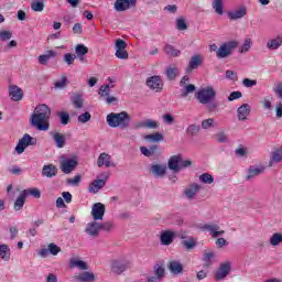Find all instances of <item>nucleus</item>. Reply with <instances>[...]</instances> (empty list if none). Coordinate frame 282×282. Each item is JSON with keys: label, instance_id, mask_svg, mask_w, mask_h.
I'll return each instance as SVG.
<instances>
[{"label": "nucleus", "instance_id": "f257e3e1", "mask_svg": "<svg viewBox=\"0 0 282 282\" xmlns=\"http://www.w3.org/2000/svg\"><path fill=\"white\" fill-rule=\"evenodd\" d=\"M51 116L52 109L47 105H39L31 116V127H34L37 131H48Z\"/></svg>", "mask_w": 282, "mask_h": 282}, {"label": "nucleus", "instance_id": "f03ea898", "mask_svg": "<svg viewBox=\"0 0 282 282\" xmlns=\"http://www.w3.org/2000/svg\"><path fill=\"white\" fill-rule=\"evenodd\" d=\"M108 122V127H111L112 129H129V126L131 124V116L127 111H121L119 113L111 112L106 118Z\"/></svg>", "mask_w": 282, "mask_h": 282}, {"label": "nucleus", "instance_id": "7ed1b4c3", "mask_svg": "<svg viewBox=\"0 0 282 282\" xmlns=\"http://www.w3.org/2000/svg\"><path fill=\"white\" fill-rule=\"evenodd\" d=\"M192 164L193 162L191 160L182 159L181 154L171 156L167 162V166L173 173H180L182 169H188Z\"/></svg>", "mask_w": 282, "mask_h": 282}, {"label": "nucleus", "instance_id": "20e7f679", "mask_svg": "<svg viewBox=\"0 0 282 282\" xmlns=\"http://www.w3.org/2000/svg\"><path fill=\"white\" fill-rule=\"evenodd\" d=\"M216 96L217 91H215V88L210 86L202 88L195 94V98H197L200 105H209V102H213V100H215Z\"/></svg>", "mask_w": 282, "mask_h": 282}, {"label": "nucleus", "instance_id": "39448f33", "mask_svg": "<svg viewBox=\"0 0 282 282\" xmlns=\"http://www.w3.org/2000/svg\"><path fill=\"white\" fill-rule=\"evenodd\" d=\"M77 166H78V159L76 158L67 159L65 156H62V160L59 162V169L62 173H65V175H69V173H74Z\"/></svg>", "mask_w": 282, "mask_h": 282}, {"label": "nucleus", "instance_id": "423d86ee", "mask_svg": "<svg viewBox=\"0 0 282 282\" xmlns=\"http://www.w3.org/2000/svg\"><path fill=\"white\" fill-rule=\"evenodd\" d=\"M238 43L236 41H229L220 45L217 50L216 56L217 58H228L230 54H232V50L237 47Z\"/></svg>", "mask_w": 282, "mask_h": 282}, {"label": "nucleus", "instance_id": "0eeeda50", "mask_svg": "<svg viewBox=\"0 0 282 282\" xmlns=\"http://www.w3.org/2000/svg\"><path fill=\"white\" fill-rule=\"evenodd\" d=\"M36 144V139L32 138L30 134L25 133L22 139L19 140L15 152L21 155L28 149V147H34Z\"/></svg>", "mask_w": 282, "mask_h": 282}, {"label": "nucleus", "instance_id": "6e6552de", "mask_svg": "<svg viewBox=\"0 0 282 282\" xmlns=\"http://www.w3.org/2000/svg\"><path fill=\"white\" fill-rule=\"evenodd\" d=\"M131 268V262L124 259H116L111 261V272L113 274H122V272H127Z\"/></svg>", "mask_w": 282, "mask_h": 282}, {"label": "nucleus", "instance_id": "1a4fd4ad", "mask_svg": "<svg viewBox=\"0 0 282 282\" xmlns=\"http://www.w3.org/2000/svg\"><path fill=\"white\" fill-rule=\"evenodd\" d=\"M200 191L202 186L199 185V183H191L183 191V196L189 202H193V199H195L197 195H199Z\"/></svg>", "mask_w": 282, "mask_h": 282}, {"label": "nucleus", "instance_id": "9d476101", "mask_svg": "<svg viewBox=\"0 0 282 282\" xmlns=\"http://www.w3.org/2000/svg\"><path fill=\"white\" fill-rule=\"evenodd\" d=\"M115 56L121 61H127V58H129V52H127V42H124V40L118 39L115 44Z\"/></svg>", "mask_w": 282, "mask_h": 282}, {"label": "nucleus", "instance_id": "9b49d317", "mask_svg": "<svg viewBox=\"0 0 282 282\" xmlns=\"http://www.w3.org/2000/svg\"><path fill=\"white\" fill-rule=\"evenodd\" d=\"M200 230L203 232H209L213 239H217V237H221V235L226 234L225 230H219V225L217 224H205L200 226Z\"/></svg>", "mask_w": 282, "mask_h": 282}, {"label": "nucleus", "instance_id": "f8f14e48", "mask_svg": "<svg viewBox=\"0 0 282 282\" xmlns=\"http://www.w3.org/2000/svg\"><path fill=\"white\" fill-rule=\"evenodd\" d=\"M106 207L102 203H95L91 208V217L94 221H102L105 217Z\"/></svg>", "mask_w": 282, "mask_h": 282}, {"label": "nucleus", "instance_id": "ddd939ff", "mask_svg": "<svg viewBox=\"0 0 282 282\" xmlns=\"http://www.w3.org/2000/svg\"><path fill=\"white\" fill-rule=\"evenodd\" d=\"M137 0H116L115 1V10L116 12H124L127 10H131V8H135Z\"/></svg>", "mask_w": 282, "mask_h": 282}, {"label": "nucleus", "instance_id": "4468645a", "mask_svg": "<svg viewBox=\"0 0 282 282\" xmlns=\"http://www.w3.org/2000/svg\"><path fill=\"white\" fill-rule=\"evenodd\" d=\"M230 270H232V264L230 262L221 263L218 270L215 273L216 281H223L230 274Z\"/></svg>", "mask_w": 282, "mask_h": 282}, {"label": "nucleus", "instance_id": "2eb2a0df", "mask_svg": "<svg viewBox=\"0 0 282 282\" xmlns=\"http://www.w3.org/2000/svg\"><path fill=\"white\" fill-rule=\"evenodd\" d=\"M147 86L152 91L160 93L162 91V87H164V84L162 83V78H160V76H152L147 79Z\"/></svg>", "mask_w": 282, "mask_h": 282}, {"label": "nucleus", "instance_id": "dca6fc26", "mask_svg": "<svg viewBox=\"0 0 282 282\" xmlns=\"http://www.w3.org/2000/svg\"><path fill=\"white\" fill-rule=\"evenodd\" d=\"M50 135L53 139L54 144L57 149H63L65 147L67 140L65 139L63 133L56 132V131H51Z\"/></svg>", "mask_w": 282, "mask_h": 282}, {"label": "nucleus", "instance_id": "f3484780", "mask_svg": "<svg viewBox=\"0 0 282 282\" xmlns=\"http://www.w3.org/2000/svg\"><path fill=\"white\" fill-rule=\"evenodd\" d=\"M97 166L99 167L106 166V169H109L111 166H116V163L111 162V155L104 152L99 154L97 159Z\"/></svg>", "mask_w": 282, "mask_h": 282}, {"label": "nucleus", "instance_id": "a211bd4d", "mask_svg": "<svg viewBox=\"0 0 282 282\" xmlns=\"http://www.w3.org/2000/svg\"><path fill=\"white\" fill-rule=\"evenodd\" d=\"M248 14V11L246 10V7H241L236 10H231L227 13V17L230 21H239V19H243Z\"/></svg>", "mask_w": 282, "mask_h": 282}, {"label": "nucleus", "instance_id": "6ab92c4d", "mask_svg": "<svg viewBox=\"0 0 282 282\" xmlns=\"http://www.w3.org/2000/svg\"><path fill=\"white\" fill-rule=\"evenodd\" d=\"M174 239H175L174 231H171V230L161 231V236H160L161 246H171Z\"/></svg>", "mask_w": 282, "mask_h": 282}, {"label": "nucleus", "instance_id": "aec40b11", "mask_svg": "<svg viewBox=\"0 0 282 282\" xmlns=\"http://www.w3.org/2000/svg\"><path fill=\"white\" fill-rule=\"evenodd\" d=\"M107 180H109V175H106L105 180L93 181L88 186L89 193H98L100 188H105V185L107 184Z\"/></svg>", "mask_w": 282, "mask_h": 282}, {"label": "nucleus", "instance_id": "412c9836", "mask_svg": "<svg viewBox=\"0 0 282 282\" xmlns=\"http://www.w3.org/2000/svg\"><path fill=\"white\" fill-rule=\"evenodd\" d=\"M9 96L11 100L19 102V100H23V90L17 85H11L9 87Z\"/></svg>", "mask_w": 282, "mask_h": 282}, {"label": "nucleus", "instance_id": "4be33fe9", "mask_svg": "<svg viewBox=\"0 0 282 282\" xmlns=\"http://www.w3.org/2000/svg\"><path fill=\"white\" fill-rule=\"evenodd\" d=\"M167 268L172 274L177 276V274H183L184 273V265L182 262L177 260H172L169 262Z\"/></svg>", "mask_w": 282, "mask_h": 282}, {"label": "nucleus", "instance_id": "5701e85b", "mask_svg": "<svg viewBox=\"0 0 282 282\" xmlns=\"http://www.w3.org/2000/svg\"><path fill=\"white\" fill-rule=\"evenodd\" d=\"M56 56H58V53L56 51L48 50L45 52V54L37 57V62L40 63V65H47L50 61H52V58H56Z\"/></svg>", "mask_w": 282, "mask_h": 282}, {"label": "nucleus", "instance_id": "b1692460", "mask_svg": "<svg viewBox=\"0 0 282 282\" xmlns=\"http://www.w3.org/2000/svg\"><path fill=\"white\" fill-rule=\"evenodd\" d=\"M167 167L163 164H153L150 167V172L156 178L164 177L166 175Z\"/></svg>", "mask_w": 282, "mask_h": 282}, {"label": "nucleus", "instance_id": "393cba45", "mask_svg": "<svg viewBox=\"0 0 282 282\" xmlns=\"http://www.w3.org/2000/svg\"><path fill=\"white\" fill-rule=\"evenodd\" d=\"M76 282H94L96 281V275L93 272L85 271L73 276Z\"/></svg>", "mask_w": 282, "mask_h": 282}, {"label": "nucleus", "instance_id": "a878e982", "mask_svg": "<svg viewBox=\"0 0 282 282\" xmlns=\"http://www.w3.org/2000/svg\"><path fill=\"white\" fill-rule=\"evenodd\" d=\"M85 232L88 234L90 237H98V232H100V223L96 220L88 223Z\"/></svg>", "mask_w": 282, "mask_h": 282}, {"label": "nucleus", "instance_id": "bb28decb", "mask_svg": "<svg viewBox=\"0 0 282 282\" xmlns=\"http://www.w3.org/2000/svg\"><path fill=\"white\" fill-rule=\"evenodd\" d=\"M281 162H282V147L274 149L271 152L269 166H273L274 164H281Z\"/></svg>", "mask_w": 282, "mask_h": 282}, {"label": "nucleus", "instance_id": "cd10ccee", "mask_svg": "<svg viewBox=\"0 0 282 282\" xmlns=\"http://www.w3.org/2000/svg\"><path fill=\"white\" fill-rule=\"evenodd\" d=\"M57 173H58V169L54 164L44 165L42 169V175L44 177H48V178L56 177Z\"/></svg>", "mask_w": 282, "mask_h": 282}, {"label": "nucleus", "instance_id": "c85d7f7f", "mask_svg": "<svg viewBox=\"0 0 282 282\" xmlns=\"http://www.w3.org/2000/svg\"><path fill=\"white\" fill-rule=\"evenodd\" d=\"M238 120H248V116H250V105L243 104L237 109Z\"/></svg>", "mask_w": 282, "mask_h": 282}, {"label": "nucleus", "instance_id": "c756f323", "mask_svg": "<svg viewBox=\"0 0 282 282\" xmlns=\"http://www.w3.org/2000/svg\"><path fill=\"white\" fill-rule=\"evenodd\" d=\"M69 268H78V270H89V265H87V262L77 258H70Z\"/></svg>", "mask_w": 282, "mask_h": 282}, {"label": "nucleus", "instance_id": "7c9ffc66", "mask_svg": "<svg viewBox=\"0 0 282 282\" xmlns=\"http://www.w3.org/2000/svg\"><path fill=\"white\" fill-rule=\"evenodd\" d=\"M154 272L156 275L148 276L149 279H155L156 282L162 281L164 276H166V271L164 270V267L156 264L154 267Z\"/></svg>", "mask_w": 282, "mask_h": 282}, {"label": "nucleus", "instance_id": "2f4dec72", "mask_svg": "<svg viewBox=\"0 0 282 282\" xmlns=\"http://www.w3.org/2000/svg\"><path fill=\"white\" fill-rule=\"evenodd\" d=\"M138 129H158L159 123L153 119H147L145 121H141L138 123Z\"/></svg>", "mask_w": 282, "mask_h": 282}, {"label": "nucleus", "instance_id": "473e14b6", "mask_svg": "<svg viewBox=\"0 0 282 282\" xmlns=\"http://www.w3.org/2000/svg\"><path fill=\"white\" fill-rule=\"evenodd\" d=\"M282 45V35H278L267 42L268 50H279Z\"/></svg>", "mask_w": 282, "mask_h": 282}, {"label": "nucleus", "instance_id": "72a5a7b5", "mask_svg": "<svg viewBox=\"0 0 282 282\" xmlns=\"http://www.w3.org/2000/svg\"><path fill=\"white\" fill-rule=\"evenodd\" d=\"M216 254L215 251L212 250H205L203 254V262L206 268H209V265H213V259H215Z\"/></svg>", "mask_w": 282, "mask_h": 282}, {"label": "nucleus", "instance_id": "f704fd0d", "mask_svg": "<svg viewBox=\"0 0 282 282\" xmlns=\"http://www.w3.org/2000/svg\"><path fill=\"white\" fill-rule=\"evenodd\" d=\"M204 63V57L200 54H196L192 56L189 61V67L191 69H197Z\"/></svg>", "mask_w": 282, "mask_h": 282}, {"label": "nucleus", "instance_id": "c9c22d12", "mask_svg": "<svg viewBox=\"0 0 282 282\" xmlns=\"http://www.w3.org/2000/svg\"><path fill=\"white\" fill-rule=\"evenodd\" d=\"M84 102H85V99H83V95L80 94H75L72 97V104H73V107H75V109H83Z\"/></svg>", "mask_w": 282, "mask_h": 282}, {"label": "nucleus", "instance_id": "e433bc0d", "mask_svg": "<svg viewBox=\"0 0 282 282\" xmlns=\"http://www.w3.org/2000/svg\"><path fill=\"white\" fill-rule=\"evenodd\" d=\"M181 243L185 250H193L197 246V239L189 236L186 240H182Z\"/></svg>", "mask_w": 282, "mask_h": 282}, {"label": "nucleus", "instance_id": "4c0bfd02", "mask_svg": "<svg viewBox=\"0 0 282 282\" xmlns=\"http://www.w3.org/2000/svg\"><path fill=\"white\" fill-rule=\"evenodd\" d=\"M164 52L165 54H167V56H173V57H177L180 56V54H182V52L177 48H175V46L171 45V44H166L164 46Z\"/></svg>", "mask_w": 282, "mask_h": 282}, {"label": "nucleus", "instance_id": "58836bf2", "mask_svg": "<svg viewBox=\"0 0 282 282\" xmlns=\"http://www.w3.org/2000/svg\"><path fill=\"white\" fill-rule=\"evenodd\" d=\"M22 194L24 195V197L31 195V197H35V199H41V191L36 187L24 189L22 191Z\"/></svg>", "mask_w": 282, "mask_h": 282}, {"label": "nucleus", "instance_id": "ea45409f", "mask_svg": "<svg viewBox=\"0 0 282 282\" xmlns=\"http://www.w3.org/2000/svg\"><path fill=\"white\" fill-rule=\"evenodd\" d=\"M0 259L10 261V247L8 245H0Z\"/></svg>", "mask_w": 282, "mask_h": 282}, {"label": "nucleus", "instance_id": "a19ab883", "mask_svg": "<svg viewBox=\"0 0 282 282\" xmlns=\"http://www.w3.org/2000/svg\"><path fill=\"white\" fill-rule=\"evenodd\" d=\"M144 140H147L148 142H162V140H164V135H162V133L160 132H155L152 134H147L144 137Z\"/></svg>", "mask_w": 282, "mask_h": 282}, {"label": "nucleus", "instance_id": "79ce46f5", "mask_svg": "<svg viewBox=\"0 0 282 282\" xmlns=\"http://www.w3.org/2000/svg\"><path fill=\"white\" fill-rule=\"evenodd\" d=\"M25 199H26V196L23 194V192H21L20 196L14 202V205H13L14 210H21V208L25 206Z\"/></svg>", "mask_w": 282, "mask_h": 282}, {"label": "nucleus", "instance_id": "37998d69", "mask_svg": "<svg viewBox=\"0 0 282 282\" xmlns=\"http://www.w3.org/2000/svg\"><path fill=\"white\" fill-rule=\"evenodd\" d=\"M87 52H89V48H87V46H85L84 44H78L75 47V54H76L77 58H80V61H83V56H85V54H87Z\"/></svg>", "mask_w": 282, "mask_h": 282}, {"label": "nucleus", "instance_id": "c03bdc74", "mask_svg": "<svg viewBox=\"0 0 282 282\" xmlns=\"http://www.w3.org/2000/svg\"><path fill=\"white\" fill-rule=\"evenodd\" d=\"M200 129L198 124L192 123L186 128V134L193 138L199 133Z\"/></svg>", "mask_w": 282, "mask_h": 282}, {"label": "nucleus", "instance_id": "a18cd8bd", "mask_svg": "<svg viewBox=\"0 0 282 282\" xmlns=\"http://www.w3.org/2000/svg\"><path fill=\"white\" fill-rule=\"evenodd\" d=\"M195 91V85L188 84L181 88V98H186L188 94H193Z\"/></svg>", "mask_w": 282, "mask_h": 282}, {"label": "nucleus", "instance_id": "49530a36", "mask_svg": "<svg viewBox=\"0 0 282 282\" xmlns=\"http://www.w3.org/2000/svg\"><path fill=\"white\" fill-rule=\"evenodd\" d=\"M251 47H252V40L250 37H247L245 39L243 44L239 46V53L246 54V52H250Z\"/></svg>", "mask_w": 282, "mask_h": 282}, {"label": "nucleus", "instance_id": "de8ad7c7", "mask_svg": "<svg viewBox=\"0 0 282 282\" xmlns=\"http://www.w3.org/2000/svg\"><path fill=\"white\" fill-rule=\"evenodd\" d=\"M212 6L216 14H224V0H214Z\"/></svg>", "mask_w": 282, "mask_h": 282}, {"label": "nucleus", "instance_id": "09e8293b", "mask_svg": "<svg viewBox=\"0 0 282 282\" xmlns=\"http://www.w3.org/2000/svg\"><path fill=\"white\" fill-rule=\"evenodd\" d=\"M261 173H263V167H250L248 171L247 180L250 181L252 177L261 175Z\"/></svg>", "mask_w": 282, "mask_h": 282}, {"label": "nucleus", "instance_id": "8fccbe9b", "mask_svg": "<svg viewBox=\"0 0 282 282\" xmlns=\"http://www.w3.org/2000/svg\"><path fill=\"white\" fill-rule=\"evenodd\" d=\"M200 127L202 129L208 130L217 127V123L215 122V118H208L202 121Z\"/></svg>", "mask_w": 282, "mask_h": 282}, {"label": "nucleus", "instance_id": "3c124183", "mask_svg": "<svg viewBox=\"0 0 282 282\" xmlns=\"http://www.w3.org/2000/svg\"><path fill=\"white\" fill-rule=\"evenodd\" d=\"M202 184H213L215 182V177L210 175V173H203L198 177Z\"/></svg>", "mask_w": 282, "mask_h": 282}, {"label": "nucleus", "instance_id": "603ef678", "mask_svg": "<svg viewBox=\"0 0 282 282\" xmlns=\"http://www.w3.org/2000/svg\"><path fill=\"white\" fill-rule=\"evenodd\" d=\"M271 246H279L282 243V234L275 232L270 237Z\"/></svg>", "mask_w": 282, "mask_h": 282}, {"label": "nucleus", "instance_id": "864d4df0", "mask_svg": "<svg viewBox=\"0 0 282 282\" xmlns=\"http://www.w3.org/2000/svg\"><path fill=\"white\" fill-rule=\"evenodd\" d=\"M45 8V4L43 3V1H33L31 3V9L34 12H43V9Z\"/></svg>", "mask_w": 282, "mask_h": 282}, {"label": "nucleus", "instance_id": "5fc2aeb1", "mask_svg": "<svg viewBox=\"0 0 282 282\" xmlns=\"http://www.w3.org/2000/svg\"><path fill=\"white\" fill-rule=\"evenodd\" d=\"M66 85H69V80L65 76H63L59 80L55 82L56 89H65Z\"/></svg>", "mask_w": 282, "mask_h": 282}, {"label": "nucleus", "instance_id": "6e6d98bb", "mask_svg": "<svg viewBox=\"0 0 282 282\" xmlns=\"http://www.w3.org/2000/svg\"><path fill=\"white\" fill-rule=\"evenodd\" d=\"M48 253L53 254V257H56L58 252H61V247H57L56 243L52 242L47 246Z\"/></svg>", "mask_w": 282, "mask_h": 282}, {"label": "nucleus", "instance_id": "4d7b16f0", "mask_svg": "<svg viewBox=\"0 0 282 282\" xmlns=\"http://www.w3.org/2000/svg\"><path fill=\"white\" fill-rule=\"evenodd\" d=\"M80 175H75L73 178H67L66 180V184H68V186H78L80 184Z\"/></svg>", "mask_w": 282, "mask_h": 282}, {"label": "nucleus", "instance_id": "13d9d810", "mask_svg": "<svg viewBox=\"0 0 282 282\" xmlns=\"http://www.w3.org/2000/svg\"><path fill=\"white\" fill-rule=\"evenodd\" d=\"M216 140L220 144H224V143L228 142V134L224 131H220L216 134Z\"/></svg>", "mask_w": 282, "mask_h": 282}, {"label": "nucleus", "instance_id": "bf43d9fd", "mask_svg": "<svg viewBox=\"0 0 282 282\" xmlns=\"http://www.w3.org/2000/svg\"><path fill=\"white\" fill-rule=\"evenodd\" d=\"M78 122H80L82 124H85L86 122H89V120H91V113L89 112H84L82 115L78 116L77 118Z\"/></svg>", "mask_w": 282, "mask_h": 282}, {"label": "nucleus", "instance_id": "052dcab7", "mask_svg": "<svg viewBox=\"0 0 282 282\" xmlns=\"http://www.w3.org/2000/svg\"><path fill=\"white\" fill-rule=\"evenodd\" d=\"M100 230H105L106 232H109L113 230V224L111 221L106 223H99Z\"/></svg>", "mask_w": 282, "mask_h": 282}, {"label": "nucleus", "instance_id": "680f3d73", "mask_svg": "<svg viewBox=\"0 0 282 282\" xmlns=\"http://www.w3.org/2000/svg\"><path fill=\"white\" fill-rule=\"evenodd\" d=\"M176 29L180 31H184L188 29V25H186V20H184V18H178L176 20Z\"/></svg>", "mask_w": 282, "mask_h": 282}, {"label": "nucleus", "instance_id": "e2e57ef3", "mask_svg": "<svg viewBox=\"0 0 282 282\" xmlns=\"http://www.w3.org/2000/svg\"><path fill=\"white\" fill-rule=\"evenodd\" d=\"M58 118L61 120V124H69V113L58 112Z\"/></svg>", "mask_w": 282, "mask_h": 282}, {"label": "nucleus", "instance_id": "0e129e2a", "mask_svg": "<svg viewBox=\"0 0 282 282\" xmlns=\"http://www.w3.org/2000/svg\"><path fill=\"white\" fill-rule=\"evenodd\" d=\"M12 39V31H0V41H10Z\"/></svg>", "mask_w": 282, "mask_h": 282}, {"label": "nucleus", "instance_id": "69168bd1", "mask_svg": "<svg viewBox=\"0 0 282 282\" xmlns=\"http://www.w3.org/2000/svg\"><path fill=\"white\" fill-rule=\"evenodd\" d=\"M74 61H76V55L72 54V53H66L64 55V62L67 64V65H73L74 64Z\"/></svg>", "mask_w": 282, "mask_h": 282}, {"label": "nucleus", "instance_id": "338daca9", "mask_svg": "<svg viewBox=\"0 0 282 282\" xmlns=\"http://www.w3.org/2000/svg\"><path fill=\"white\" fill-rule=\"evenodd\" d=\"M46 282H62L58 281V276L54 273H48L46 276Z\"/></svg>", "mask_w": 282, "mask_h": 282}, {"label": "nucleus", "instance_id": "774afa93", "mask_svg": "<svg viewBox=\"0 0 282 282\" xmlns=\"http://www.w3.org/2000/svg\"><path fill=\"white\" fill-rule=\"evenodd\" d=\"M273 91L278 95V98L282 99V83L278 84Z\"/></svg>", "mask_w": 282, "mask_h": 282}]
</instances>
